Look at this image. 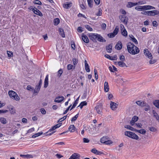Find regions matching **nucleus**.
<instances>
[{"label": "nucleus", "mask_w": 159, "mask_h": 159, "mask_svg": "<svg viewBox=\"0 0 159 159\" xmlns=\"http://www.w3.org/2000/svg\"><path fill=\"white\" fill-rule=\"evenodd\" d=\"M127 47L128 52L132 55H135L139 52V48L131 42L127 43Z\"/></svg>", "instance_id": "f257e3e1"}, {"label": "nucleus", "mask_w": 159, "mask_h": 159, "mask_svg": "<svg viewBox=\"0 0 159 159\" xmlns=\"http://www.w3.org/2000/svg\"><path fill=\"white\" fill-rule=\"evenodd\" d=\"M125 135L133 139L138 140L139 138L138 136L132 132L126 131L125 132Z\"/></svg>", "instance_id": "f03ea898"}, {"label": "nucleus", "mask_w": 159, "mask_h": 159, "mask_svg": "<svg viewBox=\"0 0 159 159\" xmlns=\"http://www.w3.org/2000/svg\"><path fill=\"white\" fill-rule=\"evenodd\" d=\"M8 94L11 98L16 101H18L20 100V98L17 94L13 91H9Z\"/></svg>", "instance_id": "7ed1b4c3"}, {"label": "nucleus", "mask_w": 159, "mask_h": 159, "mask_svg": "<svg viewBox=\"0 0 159 159\" xmlns=\"http://www.w3.org/2000/svg\"><path fill=\"white\" fill-rule=\"evenodd\" d=\"M143 1H139V2H136V3H134L131 2H128V4L127 5V7H128L130 8L132 7L137 5L138 4H143Z\"/></svg>", "instance_id": "20e7f679"}, {"label": "nucleus", "mask_w": 159, "mask_h": 159, "mask_svg": "<svg viewBox=\"0 0 159 159\" xmlns=\"http://www.w3.org/2000/svg\"><path fill=\"white\" fill-rule=\"evenodd\" d=\"M98 34H96L91 33L89 34L90 38L94 42H96Z\"/></svg>", "instance_id": "39448f33"}, {"label": "nucleus", "mask_w": 159, "mask_h": 159, "mask_svg": "<svg viewBox=\"0 0 159 159\" xmlns=\"http://www.w3.org/2000/svg\"><path fill=\"white\" fill-rule=\"evenodd\" d=\"M144 52L145 55L149 59H152V58L153 57L152 54L148 49H144Z\"/></svg>", "instance_id": "423d86ee"}, {"label": "nucleus", "mask_w": 159, "mask_h": 159, "mask_svg": "<svg viewBox=\"0 0 159 159\" xmlns=\"http://www.w3.org/2000/svg\"><path fill=\"white\" fill-rule=\"evenodd\" d=\"M80 155L79 154L75 153H73L69 159H80Z\"/></svg>", "instance_id": "0eeeda50"}, {"label": "nucleus", "mask_w": 159, "mask_h": 159, "mask_svg": "<svg viewBox=\"0 0 159 159\" xmlns=\"http://www.w3.org/2000/svg\"><path fill=\"white\" fill-rule=\"evenodd\" d=\"M64 98L63 96H59L56 98L54 101L56 102L60 103L63 101Z\"/></svg>", "instance_id": "6e6552de"}, {"label": "nucleus", "mask_w": 159, "mask_h": 159, "mask_svg": "<svg viewBox=\"0 0 159 159\" xmlns=\"http://www.w3.org/2000/svg\"><path fill=\"white\" fill-rule=\"evenodd\" d=\"M138 119L139 118L138 116H134L130 121V125L132 126L134 124V123L137 121L138 120Z\"/></svg>", "instance_id": "1a4fd4ad"}, {"label": "nucleus", "mask_w": 159, "mask_h": 159, "mask_svg": "<svg viewBox=\"0 0 159 159\" xmlns=\"http://www.w3.org/2000/svg\"><path fill=\"white\" fill-rule=\"evenodd\" d=\"M110 107L112 110H115L117 108L118 104L116 103L111 101L110 103Z\"/></svg>", "instance_id": "9d476101"}, {"label": "nucleus", "mask_w": 159, "mask_h": 159, "mask_svg": "<svg viewBox=\"0 0 159 159\" xmlns=\"http://www.w3.org/2000/svg\"><path fill=\"white\" fill-rule=\"evenodd\" d=\"M82 38L83 40L86 43H89V40L87 36L84 35V34H82Z\"/></svg>", "instance_id": "9b49d317"}, {"label": "nucleus", "mask_w": 159, "mask_h": 159, "mask_svg": "<svg viewBox=\"0 0 159 159\" xmlns=\"http://www.w3.org/2000/svg\"><path fill=\"white\" fill-rule=\"evenodd\" d=\"M95 109L96 110L97 112L99 114H101L102 113L101 105H97L95 107Z\"/></svg>", "instance_id": "f8f14e48"}, {"label": "nucleus", "mask_w": 159, "mask_h": 159, "mask_svg": "<svg viewBox=\"0 0 159 159\" xmlns=\"http://www.w3.org/2000/svg\"><path fill=\"white\" fill-rule=\"evenodd\" d=\"M91 151L93 153L98 155H100L103 153L102 152L98 151L94 148L92 149Z\"/></svg>", "instance_id": "ddd939ff"}, {"label": "nucleus", "mask_w": 159, "mask_h": 159, "mask_svg": "<svg viewBox=\"0 0 159 159\" xmlns=\"http://www.w3.org/2000/svg\"><path fill=\"white\" fill-rule=\"evenodd\" d=\"M122 48V43L121 42H118L115 46V48L118 50H120Z\"/></svg>", "instance_id": "4468645a"}, {"label": "nucleus", "mask_w": 159, "mask_h": 159, "mask_svg": "<svg viewBox=\"0 0 159 159\" xmlns=\"http://www.w3.org/2000/svg\"><path fill=\"white\" fill-rule=\"evenodd\" d=\"M109 89V88L108 84V83L107 82H105L104 83V90L106 92H108Z\"/></svg>", "instance_id": "2eb2a0df"}, {"label": "nucleus", "mask_w": 159, "mask_h": 159, "mask_svg": "<svg viewBox=\"0 0 159 159\" xmlns=\"http://www.w3.org/2000/svg\"><path fill=\"white\" fill-rule=\"evenodd\" d=\"M72 2H68L66 4H64L63 7L66 9H68L71 6Z\"/></svg>", "instance_id": "dca6fc26"}, {"label": "nucleus", "mask_w": 159, "mask_h": 159, "mask_svg": "<svg viewBox=\"0 0 159 159\" xmlns=\"http://www.w3.org/2000/svg\"><path fill=\"white\" fill-rule=\"evenodd\" d=\"M41 86L40 85H37L36 86L35 89H34L33 90V93L34 94L36 93L37 94L39 92Z\"/></svg>", "instance_id": "f3484780"}, {"label": "nucleus", "mask_w": 159, "mask_h": 159, "mask_svg": "<svg viewBox=\"0 0 159 159\" xmlns=\"http://www.w3.org/2000/svg\"><path fill=\"white\" fill-rule=\"evenodd\" d=\"M34 14L38 15L40 16H43L42 12L36 8H35V10L34 11Z\"/></svg>", "instance_id": "a211bd4d"}, {"label": "nucleus", "mask_w": 159, "mask_h": 159, "mask_svg": "<svg viewBox=\"0 0 159 159\" xmlns=\"http://www.w3.org/2000/svg\"><path fill=\"white\" fill-rule=\"evenodd\" d=\"M76 128L74 125H71L69 128V130L71 132H73L76 130Z\"/></svg>", "instance_id": "6ab92c4d"}, {"label": "nucleus", "mask_w": 159, "mask_h": 159, "mask_svg": "<svg viewBox=\"0 0 159 159\" xmlns=\"http://www.w3.org/2000/svg\"><path fill=\"white\" fill-rule=\"evenodd\" d=\"M97 39L101 42H105L106 40L100 35L98 34Z\"/></svg>", "instance_id": "aec40b11"}, {"label": "nucleus", "mask_w": 159, "mask_h": 159, "mask_svg": "<svg viewBox=\"0 0 159 159\" xmlns=\"http://www.w3.org/2000/svg\"><path fill=\"white\" fill-rule=\"evenodd\" d=\"M106 50L108 53L111 52L112 50V47L111 44H109L106 47Z\"/></svg>", "instance_id": "412c9836"}, {"label": "nucleus", "mask_w": 159, "mask_h": 159, "mask_svg": "<svg viewBox=\"0 0 159 159\" xmlns=\"http://www.w3.org/2000/svg\"><path fill=\"white\" fill-rule=\"evenodd\" d=\"M149 13H149V15H154L158 14H159V11L157 10L151 11H149Z\"/></svg>", "instance_id": "4be33fe9"}, {"label": "nucleus", "mask_w": 159, "mask_h": 159, "mask_svg": "<svg viewBox=\"0 0 159 159\" xmlns=\"http://www.w3.org/2000/svg\"><path fill=\"white\" fill-rule=\"evenodd\" d=\"M120 19L121 21L125 23H127V21L126 20L125 18L126 17L125 16H119Z\"/></svg>", "instance_id": "5701e85b"}, {"label": "nucleus", "mask_w": 159, "mask_h": 159, "mask_svg": "<svg viewBox=\"0 0 159 159\" xmlns=\"http://www.w3.org/2000/svg\"><path fill=\"white\" fill-rule=\"evenodd\" d=\"M136 103L138 105L143 107L145 106H146V103L145 102H141L140 101H136Z\"/></svg>", "instance_id": "b1692460"}, {"label": "nucleus", "mask_w": 159, "mask_h": 159, "mask_svg": "<svg viewBox=\"0 0 159 159\" xmlns=\"http://www.w3.org/2000/svg\"><path fill=\"white\" fill-rule=\"evenodd\" d=\"M59 33L60 35L63 38L65 37V35L63 30L61 28H60L59 30Z\"/></svg>", "instance_id": "393cba45"}, {"label": "nucleus", "mask_w": 159, "mask_h": 159, "mask_svg": "<svg viewBox=\"0 0 159 159\" xmlns=\"http://www.w3.org/2000/svg\"><path fill=\"white\" fill-rule=\"evenodd\" d=\"M118 64L119 66L121 67H127L126 64L123 61H119L118 62Z\"/></svg>", "instance_id": "a878e982"}, {"label": "nucleus", "mask_w": 159, "mask_h": 159, "mask_svg": "<svg viewBox=\"0 0 159 159\" xmlns=\"http://www.w3.org/2000/svg\"><path fill=\"white\" fill-rule=\"evenodd\" d=\"M107 136L103 137L101 139L100 141L102 143H105L107 140L108 139Z\"/></svg>", "instance_id": "bb28decb"}, {"label": "nucleus", "mask_w": 159, "mask_h": 159, "mask_svg": "<svg viewBox=\"0 0 159 159\" xmlns=\"http://www.w3.org/2000/svg\"><path fill=\"white\" fill-rule=\"evenodd\" d=\"M143 10L147 9H154L155 7L151 6H143Z\"/></svg>", "instance_id": "cd10ccee"}, {"label": "nucleus", "mask_w": 159, "mask_h": 159, "mask_svg": "<svg viewBox=\"0 0 159 159\" xmlns=\"http://www.w3.org/2000/svg\"><path fill=\"white\" fill-rule=\"evenodd\" d=\"M20 156L21 157H25L27 158H33V156L32 155H29V154H27V155H22L20 154Z\"/></svg>", "instance_id": "c85d7f7f"}, {"label": "nucleus", "mask_w": 159, "mask_h": 159, "mask_svg": "<svg viewBox=\"0 0 159 159\" xmlns=\"http://www.w3.org/2000/svg\"><path fill=\"white\" fill-rule=\"evenodd\" d=\"M153 104L157 108H159V100H156L154 101L153 102Z\"/></svg>", "instance_id": "c756f323"}, {"label": "nucleus", "mask_w": 159, "mask_h": 159, "mask_svg": "<svg viewBox=\"0 0 159 159\" xmlns=\"http://www.w3.org/2000/svg\"><path fill=\"white\" fill-rule=\"evenodd\" d=\"M0 121L3 124H6L7 123V120L5 118L1 117L0 118Z\"/></svg>", "instance_id": "7c9ffc66"}, {"label": "nucleus", "mask_w": 159, "mask_h": 159, "mask_svg": "<svg viewBox=\"0 0 159 159\" xmlns=\"http://www.w3.org/2000/svg\"><path fill=\"white\" fill-rule=\"evenodd\" d=\"M60 22V20L58 18H56L54 19V25H58Z\"/></svg>", "instance_id": "2f4dec72"}, {"label": "nucleus", "mask_w": 159, "mask_h": 159, "mask_svg": "<svg viewBox=\"0 0 159 159\" xmlns=\"http://www.w3.org/2000/svg\"><path fill=\"white\" fill-rule=\"evenodd\" d=\"M125 128L126 129H127L130 130L132 131H134V128L131 127V126L129 125H125Z\"/></svg>", "instance_id": "473e14b6"}, {"label": "nucleus", "mask_w": 159, "mask_h": 159, "mask_svg": "<svg viewBox=\"0 0 159 159\" xmlns=\"http://www.w3.org/2000/svg\"><path fill=\"white\" fill-rule=\"evenodd\" d=\"M9 110L11 114H13L16 113V110L13 107H11V108H10Z\"/></svg>", "instance_id": "72a5a7b5"}, {"label": "nucleus", "mask_w": 159, "mask_h": 159, "mask_svg": "<svg viewBox=\"0 0 159 159\" xmlns=\"http://www.w3.org/2000/svg\"><path fill=\"white\" fill-rule=\"evenodd\" d=\"M63 73V70L60 69L57 72V76L59 78L60 77L61 74Z\"/></svg>", "instance_id": "f704fd0d"}, {"label": "nucleus", "mask_w": 159, "mask_h": 159, "mask_svg": "<svg viewBox=\"0 0 159 159\" xmlns=\"http://www.w3.org/2000/svg\"><path fill=\"white\" fill-rule=\"evenodd\" d=\"M85 69L87 72H89L90 70L89 69V66L88 63L85 64Z\"/></svg>", "instance_id": "c9c22d12"}, {"label": "nucleus", "mask_w": 159, "mask_h": 159, "mask_svg": "<svg viewBox=\"0 0 159 159\" xmlns=\"http://www.w3.org/2000/svg\"><path fill=\"white\" fill-rule=\"evenodd\" d=\"M73 61L74 65V68H75V66L78 63V60L75 58L73 59Z\"/></svg>", "instance_id": "e433bc0d"}, {"label": "nucleus", "mask_w": 159, "mask_h": 159, "mask_svg": "<svg viewBox=\"0 0 159 159\" xmlns=\"http://www.w3.org/2000/svg\"><path fill=\"white\" fill-rule=\"evenodd\" d=\"M122 34L124 36H126L127 35V33L125 29H124L121 32Z\"/></svg>", "instance_id": "4c0bfd02"}, {"label": "nucleus", "mask_w": 159, "mask_h": 159, "mask_svg": "<svg viewBox=\"0 0 159 159\" xmlns=\"http://www.w3.org/2000/svg\"><path fill=\"white\" fill-rule=\"evenodd\" d=\"M73 65L69 64L67 65V70H70L72 69L73 68L74 69V67H73Z\"/></svg>", "instance_id": "58836bf2"}, {"label": "nucleus", "mask_w": 159, "mask_h": 159, "mask_svg": "<svg viewBox=\"0 0 159 159\" xmlns=\"http://www.w3.org/2000/svg\"><path fill=\"white\" fill-rule=\"evenodd\" d=\"M79 116V114H77L75 115L74 117H73L71 120V121L72 122L74 121Z\"/></svg>", "instance_id": "ea45409f"}, {"label": "nucleus", "mask_w": 159, "mask_h": 159, "mask_svg": "<svg viewBox=\"0 0 159 159\" xmlns=\"http://www.w3.org/2000/svg\"><path fill=\"white\" fill-rule=\"evenodd\" d=\"M148 129L150 131L153 132H155L157 130V129L153 127H149Z\"/></svg>", "instance_id": "a19ab883"}, {"label": "nucleus", "mask_w": 159, "mask_h": 159, "mask_svg": "<svg viewBox=\"0 0 159 159\" xmlns=\"http://www.w3.org/2000/svg\"><path fill=\"white\" fill-rule=\"evenodd\" d=\"M102 10L101 8H99L98 9V11L96 13V15L97 16H101L102 14Z\"/></svg>", "instance_id": "79ce46f5"}, {"label": "nucleus", "mask_w": 159, "mask_h": 159, "mask_svg": "<svg viewBox=\"0 0 159 159\" xmlns=\"http://www.w3.org/2000/svg\"><path fill=\"white\" fill-rule=\"evenodd\" d=\"M118 26H116V28L114 30L113 33L116 35L118 33Z\"/></svg>", "instance_id": "37998d69"}, {"label": "nucleus", "mask_w": 159, "mask_h": 159, "mask_svg": "<svg viewBox=\"0 0 159 159\" xmlns=\"http://www.w3.org/2000/svg\"><path fill=\"white\" fill-rule=\"evenodd\" d=\"M42 134V133H36L34 134L32 136V138H35L37 137H38L40 135Z\"/></svg>", "instance_id": "c03bdc74"}, {"label": "nucleus", "mask_w": 159, "mask_h": 159, "mask_svg": "<svg viewBox=\"0 0 159 159\" xmlns=\"http://www.w3.org/2000/svg\"><path fill=\"white\" fill-rule=\"evenodd\" d=\"M132 41L134 42L135 44H137L138 43V42L137 40L134 37L133 35H132Z\"/></svg>", "instance_id": "a18cd8bd"}, {"label": "nucleus", "mask_w": 159, "mask_h": 159, "mask_svg": "<svg viewBox=\"0 0 159 159\" xmlns=\"http://www.w3.org/2000/svg\"><path fill=\"white\" fill-rule=\"evenodd\" d=\"M34 3L35 4H36L39 5H41L42 2L39 1L37 0L34 1Z\"/></svg>", "instance_id": "49530a36"}, {"label": "nucleus", "mask_w": 159, "mask_h": 159, "mask_svg": "<svg viewBox=\"0 0 159 159\" xmlns=\"http://www.w3.org/2000/svg\"><path fill=\"white\" fill-rule=\"evenodd\" d=\"M85 28L89 31H91L93 30L92 28L89 25H86L85 26Z\"/></svg>", "instance_id": "de8ad7c7"}, {"label": "nucleus", "mask_w": 159, "mask_h": 159, "mask_svg": "<svg viewBox=\"0 0 159 159\" xmlns=\"http://www.w3.org/2000/svg\"><path fill=\"white\" fill-rule=\"evenodd\" d=\"M94 75L95 76V78L96 80L98 79V72L97 70L96 69H94Z\"/></svg>", "instance_id": "09e8293b"}, {"label": "nucleus", "mask_w": 159, "mask_h": 159, "mask_svg": "<svg viewBox=\"0 0 159 159\" xmlns=\"http://www.w3.org/2000/svg\"><path fill=\"white\" fill-rule=\"evenodd\" d=\"M87 2L89 6L90 7H92V3L93 2L92 0H87Z\"/></svg>", "instance_id": "8fccbe9b"}, {"label": "nucleus", "mask_w": 159, "mask_h": 159, "mask_svg": "<svg viewBox=\"0 0 159 159\" xmlns=\"http://www.w3.org/2000/svg\"><path fill=\"white\" fill-rule=\"evenodd\" d=\"M146 131L145 129H143L140 130L139 133L142 134H144L146 133Z\"/></svg>", "instance_id": "3c124183"}, {"label": "nucleus", "mask_w": 159, "mask_h": 159, "mask_svg": "<svg viewBox=\"0 0 159 159\" xmlns=\"http://www.w3.org/2000/svg\"><path fill=\"white\" fill-rule=\"evenodd\" d=\"M143 6H138L135 7V9L137 10H143Z\"/></svg>", "instance_id": "603ef678"}, {"label": "nucleus", "mask_w": 159, "mask_h": 159, "mask_svg": "<svg viewBox=\"0 0 159 159\" xmlns=\"http://www.w3.org/2000/svg\"><path fill=\"white\" fill-rule=\"evenodd\" d=\"M110 60H117V56L116 55H115L114 56H111L110 58Z\"/></svg>", "instance_id": "864d4df0"}, {"label": "nucleus", "mask_w": 159, "mask_h": 159, "mask_svg": "<svg viewBox=\"0 0 159 159\" xmlns=\"http://www.w3.org/2000/svg\"><path fill=\"white\" fill-rule=\"evenodd\" d=\"M7 53L8 57H11L12 56L13 53L12 52L7 51Z\"/></svg>", "instance_id": "5fc2aeb1"}, {"label": "nucleus", "mask_w": 159, "mask_h": 159, "mask_svg": "<svg viewBox=\"0 0 159 159\" xmlns=\"http://www.w3.org/2000/svg\"><path fill=\"white\" fill-rule=\"evenodd\" d=\"M146 106H145L146 107L144 108V110L145 111H147L148 110H150V107L149 106L147 103H146Z\"/></svg>", "instance_id": "6e6d98bb"}, {"label": "nucleus", "mask_w": 159, "mask_h": 159, "mask_svg": "<svg viewBox=\"0 0 159 159\" xmlns=\"http://www.w3.org/2000/svg\"><path fill=\"white\" fill-rule=\"evenodd\" d=\"M71 44L72 48L75 50V45L74 41H72L71 42Z\"/></svg>", "instance_id": "4d7b16f0"}, {"label": "nucleus", "mask_w": 159, "mask_h": 159, "mask_svg": "<svg viewBox=\"0 0 159 159\" xmlns=\"http://www.w3.org/2000/svg\"><path fill=\"white\" fill-rule=\"evenodd\" d=\"M66 116H63L62 118H60L58 120L57 122H60L63 121V120H64L66 119Z\"/></svg>", "instance_id": "13d9d810"}, {"label": "nucleus", "mask_w": 159, "mask_h": 159, "mask_svg": "<svg viewBox=\"0 0 159 159\" xmlns=\"http://www.w3.org/2000/svg\"><path fill=\"white\" fill-rule=\"evenodd\" d=\"M116 35L113 33H110L108 34V36L110 38H113L115 37Z\"/></svg>", "instance_id": "bf43d9fd"}, {"label": "nucleus", "mask_w": 159, "mask_h": 159, "mask_svg": "<svg viewBox=\"0 0 159 159\" xmlns=\"http://www.w3.org/2000/svg\"><path fill=\"white\" fill-rule=\"evenodd\" d=\"M120 59L121 61H123L125 60V57L123 55H120Z\"/></svg>", "instance_id": "052dcab7"}, {"label": "nucleus", "mask_w": 159, "mask_h": 159, "mask_svg": "<svg viewBox=\"0 0 159 159\" xmlns=\"http://www.w3.org/2000/svg\"><path fill=\"white\" fill-rule=\"evenodd\" d=\"M149 11H143L141 12V13L143 14H144L145 15H149Z\"/></svg>", "instance_id": "680f3d73"}, {"label": "nucleus", "mask_w": 159, "mask_h": 159, "mask_svg": "<svg viewBox=\"0 0 159 159\" xmlns=\"http://www.w3.org/2000/svg\"><path fill=\"white\" fill-rule=\"evenodd\" d=\"M112 143V142L111 141L108 139H107V140L105 143L106 144H111Z\"/></svg>", "instance_id": "e2e57ef3"}, {"label": "nucleus", "mask_w": 159, "mask_h": 159, "mask_svg": "<svg viewBox=\"0 0 159 159\" xmlns=\"http://www.w3.org/2000/svg\"><path fill=\"white\" fill-rule=\"evenodd\" d=\"M83 141L84 143H88L89 142V140L86 138H84L83 139Z\"/></svg>", "instance_id": "0e129e2a"}, {"label": "nucleus", "mask_w": 159, "mask_h": 159, "mask_svg": "<svg viewBox=\"0 0 159 159\" xmlns=\"http://www.w3.org/2000/svg\"><path fill=\"white\" fill-rule=\"evenodd\" d=\"M156 61H157L156 59H151L149 61V63L150 64H153L155 63L156 62Z\"/></svg>", "instance_id": "69168bd1"}, {"label": "nucleus", "mask_w": 159, "mask_h": 159, "mask_svg": "<svg viewBox=\"0 0 159 159\" xmlns=\"http://www.w3.org/2000/svg\"><path fill=\"white\" fill-rule=\"evenodd\" d=\"M152 25L153 26L157 27L158 25L157 22L156 21H153L152 22Z\"/></svg>", "instance_id": "338daca9"}, {"label": "nucleus", "mask_w": 159, "mask_h": 159, "mask_svg": "<svg viewBox=\"0 0 159 159\" xmlns=\"http://www.w3.org/2000/svg\"><path fill=\"white\" fill-rule=\"evenodd\" d=\"M154 116L156 118V120L159 122V116L157 113Z\"/></svg>", "instance_id": "774afa93"}]
</instances>
